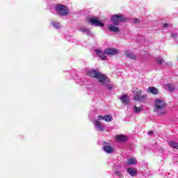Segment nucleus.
<instances>
[{
	"instance_id": "f257e3e1",
	"label": "nucleus",
	"mask_w": 178,
	"mask_h": 178,
	"mask_svg": "<svg viewBox=\"0 0 178 178\" xmlns=\"http://www.w3.org/2000/svg\"><path fill=\"white\" fill-rule=\"evenodd\" d=\"M112 116L109 115H98L97 120H93L92 123L94 124L95 130L97 131H104L106 129L105 124L101 123V120H105V122H112Z\"/></svg>"
},
{
	"instance_id": "f03ea898",
	"label": "nucleus",
	"mask_w": 178,
	"mask_h": 178,
	"mask_svg": "<svg viewBox=\"0 0 178 178\" xmlns=\"http://www.w3.org/2000/svg\"><path fill=\"white\" fill-rule=\"evenodd\" d=\"M88 76H90V77L97 79L98 81L100 83V84H102V86H108V83H109V79L108 77L95 70H88Z\"/></svg>"
},
{
	"instance_id": "7ed1b4c3",
	"label": "nucleus",
	"mask_w": 178,
	"mask_h": 178,
	"mask_svg": "<svg viewBox=\"0 0 178 178\" xmlns=\"http://www.w3.org/2000/svg\"><path fill=\"white\" fill-rule=\"evenodd\" d=\"M165 108L166 103L163 100L157 99L155 101L154 112L156 115H165L166 113Z\"/></svg>"
},
{
	"instance_id": "20e7f679",
	"label": "nucleus",
	"mask_w": 178,
	"mask_h": 178,
	"mask_svg": "<svg viewBox=\"0 0 178 178\" xmlns=\"http://www.w3.org/2000/svg\"><path fill=\"white\" fill-rule=\"evenodd\" d=\"M111 19L114 26H119L120 22H126V17L122 14H115L111 17Z\"/></svg>"
},
{
	"instance_id": "39448f33",
	"label": "nucleus",
	"mask_w": 178,
	"mask_h": 178,
	"mask_svg": "<svg viewBox=\"0 0 178 178\" xmlns=\"http://www.w3.org/2000/svg\"><path fill=\"white\" fill-rule=\"evenodd\" d=\"M56 12L60 16H67L69 15V8L64 5H58L56 6Z\"/></svg>"
},
{
	"instance_id": "423d86ee",
	"label": "nucleus",
	"mask_w": 178,
	"mask_h": 178,
	"mask_svg": "<svg viewBox=\"0 0 178 178\" xmlns=\"http://www.w3.org/2000/svg\"><path fill=\"white\" fill-rule=\"evenodd\" d=\"M143 94V91L142 90H137L136 92H134V101H139L140 102H141V101H144V99H147V95H142Z\"/></svg>"
},
{
	"instance_id": "0eeeda50",
	"label": "nucleus",
	"mask_w": 178,
	"mask_h": 178,
	"mask_svg": "<svg viewBox=\"0 0 178 178\" xmlns=\"http://www.w3.org/2000/svg\"><path fill=\"white\" fill-rule=\"evenodd\" d=\"M88 23L92 24V26H96V27H104V23L98 20V18H90Z\"/></svg>"
},
{
	"instance_id": "6e6552de",
	"label": "nucleus",
	"mask_w": 178,
	"mask_h": 178,
	"mask_svg": "<svg viewBox=\"0 0 178 178\" xmlns=\"http://www.w3.org/2000/svg\"><path fill=\"white\" fill-rule=\"evenodd\" d=\"M118 52L119 51H118V49L113 48H108L106 49L104 51V54L108 56H113V55H118Z\"/></svg>"
},
{
	"instance_id": "1a4fd4ad",
	"label": "nucleus",
	"mask_w": 178,
	"mask_h": 178,
	"mask_svg": "<svg viewBox=\"0 0 178 178\" xmlns=\"http://www.w3.org/2000/svg\"><path fill=\"white\" fill-rule=\"evenodd\" d=\"M119 99H120V101H121L122 104H123V105H129V104L130 102V99L126 95L120 96Z\"/></svg>"
},
{
	"instance_id": "9d476101",
	"label": "nucleus",
	"mask_w": 178,
	"mask_h": 178,
	"mask_svg": "<svg viewBox=\"0 0 178 178\" xmlns=\"http://www.w3.org/2000/svg\"><path fill=\"white\" fill-rule=\"evenodd\" d=\"M96 54L102 59V60H106L108 59V57L106 56V54L104 53L101 49H97L95 50Z\"/></svg>"
},
{
	"instance_id": "9b49d317",
	"label": "nucleus",
	"mask_w": 178,
	"mask_h": 178,
	"mask_svg": "<svg viewBox=\"0 0 178 178\" xmlns=\"http://www.w3.org/2000/svg\"><path fill=\"white\" fill-rule=\"evenodd\" d=\"M103 151L106 152V154H112L115 152V148L111 145H106L103 147Z\"/></svg>"
},
{
	"instance_id": "f8f14e48",
	"label": "nucleus",
	"mask_w": 178,
	"mask_h": 178,
	"mask_svg": "<svg viewBox=\"0 0 178 178\" xmlns=\"http://www.w3.org/2000/svg\"><path fill=\"white\" fill-rule=\"evenodd\" d=\"M127 173L132 177H136L137 176V169L133 168H129L127 169Z\"/></svg>"
},
{
	"instance_id": "ddd939ff",
	"label": "nucleus",
	"mask_w": 178,
	"mask_h": 178,
	"mask_svg": "<svg viewBox=\"0 0 178 178\" xmlns=\"http://www.w3.org/2000/svg\"><path fill=\"white\" fill-rule=\"evenodd\" d=\"M132 111H133L134 113H140L143 112V106L137 107L136 105H134L132 106Z\"/></svg>"
},
{
	"instance_id": "4468645a",
	"label": "nucleus",
	"mask_w": 178,
	"mask_h": 178,
	"mask_svg": "<svg viewBox=\"0 0 178 178\" xmlns=\"http://www.w3.org/2000/svg\"><path fill=\"white\" fill-rule=\"evenodd\" d=\"M108 30L113 33H119L120 31L119 27L115 26L113 24H111L108 26Z\"/></svg>"
},
{
	"instance_id": "2eb2a0df",
	"label": "nucleus",
	"mask_w": 178,
	"mask_h": 178,
	"mask_svg": "<svg viewBox=\"0 0 178 178\" xmlns=\"http://www.w3.org/2000/svg\"><path fill=\"white\" fill-rule=\"evenodd\" d=\"M148 92H150L151 94H154V95H156L159 92L158 91V89L156 88L151 86L147 88Z\"/></svg>"
},
{
	"instance_id": "dca6fc26",
	"label": "nucleus",
	"mask_w": 178,
	"mask_h": 178,
	"mask_svg": "<svg viewBox=\"0 0 178 178\" xmlns=\"http://www.w3.org/2000/svg\"><path fill=\"white\" fill-rule=\"evenodd\" d=\"M164 88L167 91H174L175 90V86H173V85L170 84V83H167V84L164 85Z\"/></svg>"
},
{
	"instance_id": "f3484780",
	"label": "nucleus",
	"mask_w": 178,
	"mask_h": 178,
	"mask_svg": "<svg viewBox=\"0 0 178 178\" xmlns=\"http://www.w3.org/2000/svg\"><path fill=\"white\" fill-rule=\"evenodd\" d=\"M115 138L117 141H126L127 140V136L124 135H118Z\"/></svg>"
},
{
	"instance_id": "a211bd4d",
	"label": "nucleus",
	"mask_w": 178,
	"mask_h": 178,
	"mask_svg": "<svg viewBox=\"0 0 178 178\" xmlns=\"http://www.w3.org/2000/svg\"><path fill=\"white\" fill-rule=\"evenodd\" d=\"M168 145H169V147H171L172 148H175V149H178L177 142L170 141L168 143Z\"/></svg>"
},
{
	"instance_id": "6ab92c4d",
	"label": "nucleus",
	"mask_w": 178,
	"mask_h": 178,
	"mask_svg": "<svg viewBox=\"0 0 178 178\" xmlns=\"http://www.w3.org/2000/svg\"><path fill=\"white\" fill-rule=\"evenodd\" d=\"M125 56H127V58H129L131 59H136V56L131 51H125Z\"/></svg>"
},
{
	"instance_id": "aec40b11",
	"label": "nucleus",
	"mask_w": 178,
	"mask_h": 178,
	"mask_svg": "<svg viewBox=\"0 0 178 178\" xmlns=\"http://www.w3.org/2000/svg\"><path fill=\"white\" fill-rule=\"evenodd\" d=\"M51 24L53 26V27H55L57 29H59L62 27V26L60 25V23L56 21L51 22Z\"/></svg>"
},
{
	"instance_id": "412c9836",
	"label": "nucleus",
	"mask_w": 178,
	"mask_h": 178,
	"mask_svg": "<svg viewBox=\"0 0 178 178\" xmlns=\"http://www.w3.org/2000/svg\"><path fill=\"white\" fill-rule=\"evenodd\" d=\"M137 163V160L134 158H130L127 159V165H136Z\"/></svg>"
},
{
	"instance_id": "4be33fe9",
	"label": "nucleus",
	"mask_w": 178,
	"mask_h": 178,
	"mask_svg": "<svg viewBox=\"0 0 178 178\" xmlns=\"http://www.w3.org/2000/svg\"><path fill=\"white\" fill-rule=\"evenodd\" d=\"M80 31H82L83 33H86V34H90V29L86 28V27H81L79 29Z\"/></svg>"
},
{
	"instance_id": "5701e85b",
	"label": "nucleus",
	"mask_w": 178,
	"mask_h": 178,
	"mask_svg": "<svg viewBox=\"0 0 178 178\" xmlns=\"http://www.w3.org/2000/svg\"><path fill=\"white\" fill-rule=\"evenodd\" d=\"M157 63H159V65H163V63H165V60H163V58H158L157 59Z\"/></svg>"
},
{
	"instance_id": "b1692460",
	"label": "nucleus",
	"mask_w": 178,
	"mask_h": 178,
	"mask_svg": "<svg viewBox=\"0 0 178 178\" xmlns=\"http://www.w3.org/2000/svg\"><path fill=\"white\" fill-rule=\"evenodd\" d=\"M115 175H116V176H122V171L118 170L115 172Z\"/></svg>"
},
{
	"instance_id": "393cba45",
	"label": "nucleus",
	"mask_w": 178,
	"mask_h": 178,
	"mask_svg": "<svg viewBox=\"0 0 178 178\" xmlns=\"http://www.w3.org/2000/svg\"><path fill=\"white\" fill-rule=\"evenodd\" d=\"M171 37L172 38H176L177 37V33H171Z\"/></svg>"
},
{
	"instance_id": "a878e982",
	"label": "nucleus",
	"mask_w": 178,
	"mask_h": 178,
	"mask_svg": "<svg viewBox=\"0 0 178 178\" xmlns=\"http://www.w3.org/2000/svg\"><path fill=\"white\" fill-rule=\"evenodd\" d=\"M134 22L137 24V23H140V19H137V18H135L134 19Z\"/></svg>"
},
{
	"instance_id": "bb28decb",
	"label": "nucleus",
	"mask_w": 178,
	"mask_h": 178,
	"mask_svg": "<svg viewBox=\"0 0 178 178\" xmlns=\"http://www.w3.org/2000/svg\"><path fill=\"white\" fill-rule=\"evenodd\" d=\"M169 26V24H164L163 25V27H164V29H165V27H168Z\"/></svg>"
},
{
	"instance_id": "cd10ccee",
	"label": "nucleus",
	"mask_w": 178,
	"mask_h": 178,
	"mask_svg": "<svg viewBox=\"0 0 178 178\" xmlns=\"http://www.w3.org/2000/svg\"><path fill=\"white\" fill-rule=\"evenodd\" d=\"M152 131H149V132H148V134H152Z\"/></svg>"
}]
</instances>
